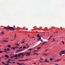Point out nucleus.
I'll use <instances>...</instances> for the list:
<instances>
[{
  "mask_svg": "<svg viewBox=\"0 0 65 65\" xmlns=\"http://www.w3.org/2000/svg\"><path fill=\"white\" fill-rule=\"evenodd\" d=\"M3 29H7V30H13V31L14 30V28L13 27H5L3 28Z\"/></svg>",
  "mask_w": 65,
  "mask_h": 65,
  "instance_id": "nucleus-1",
  "label": "nucleus"
},
{
  "mask_svg": "<svg viewBox=\"0 0 65 65\" xmlns=\"http://www.w3.org/2000/svg\"><path fill=\"white\" fill-rule=\"evenodd\" d=\"M31 53H29L28 52H27V53H25L24 54V55H26V56H30V54H31Z\"/></svg>",
  "mask_w": 65,
  "mask_h": 65,
  "instance_id": "nucleus-2",
  "label": "nucleus"
},
{
  "mask_svg": "<svg viewBox=\"0 0 65 65\" xmlns=\"http://www.w3.org/2000/svg\"><path fill=\"white\" fill-rule=\"evenodd\" d=\"M17 64H19L18 65H24L25 64V63H17Z\"/></svg>",
  "mask_w": 65,
  "mask_h": 65,
  "instance_id": "nucleus-3",
  "label": "nucleus"
},
{
  "mask_svg": "<svg viewBox=\"0 0 65 65\" xmlns=\"http://www.w3.org/2000/svg\"><path fill=\"white\" fill-rule=\"evenodd\" d=\"M65 52V51H61V52H60L59 53L60 56H62V55H61V53H64V52Z\"/></svg>",
  "mask_w": 65,
  "mask_h": 65,
  "instance_id": "nucleus-4",
  "label": "nucleus"
},
{
  "mask_svg": "<svg viewBox=\"0 0 65 65\" xmlns=\"http://www.w3.org/2000/svg\"><path fill=\"white\" fill-rule=\"evenodd\" d=\"M5 57H6V58H7V59H9V56H8L7 55H5Z\"/></svg>",
  "mask_w": 65,
  "mask_h": 65,
  "instance_id": "nucleus-5",
  "label": "nucleus"
},
{
  "mask_svg": "<svg viewBox=\"0 0 65 65\" xmlns=\"http://www.w3.org/2000/svg\"><path fill=\"white\" fill-rule=\"evenodd\" d=\"M8 42V41H7L6 40H4L3 41V42Z\"/></svg>",
  "mask_w": 65,
  "mask_h": 65,
  "instance_id": "nucleus-6",
  "label": "nucleus"
},
{
  "mask_svg": "<svg viewBox=\"0 0 65 65\" xmlns=\"http://www.w3.org/2000/svg\"><path fill=\"white\" fill-rule=\"evenodd\" d=\"M40 40H41V37H40L39 39H38V40L39 41H40Z\"/></svg>",
  "mask_w": 65,
  "mask_h": 65,
  "instance_id": "nucleus-7",
  "label": "nucleus"
},
{
  "mask_svg": "<svg viewBox=\"0 0 65 65\" xmlns=\"http://www.w3.org/2000/svg\"><path fill=\"white\" fill-rule=\"evenodd\" d=\"M12 48L11 49V50H12V49H13V50H15V47H12Z\"/></svg>",
  "mask_w": 65,
  "mask_h": 65,
  "instance_id": "nucleus-8",
  "label": "nucleus"
},
{
  "mask_svg": "<svg viewBox=\"0 0 65 65\" xmlns=\"http://www.w3.org/2000/svg\"><path fill=\"white\" fill-rule=\"evenodd\" d=\"M20 50H18L17 51H16V53H19V52H20Z\"/></svg>",
  "mask_w": 65,
  "mask_h": 65,
  "instance_id": "nucleus-9",
  "label": "nucleus"
},
{
  "mask_svg": "<svg viewBox=\"0 0 65 65\" xmlns=\"http://www.w3.org/2000/svg\"><path fill=\"white\" fill-rule=\"evenodd\" d=\"M32 49H33V48H29L28 49V50L29 51H32Z\"/></svg>",
  "mask_w": 65,
  "mask_h": 65,
  "instance_id": "nucleus-10",
  "label": "nucleus"
},
{
  "mask_svg": "<svg viewBox=\"0 0 65 65\" xmlns=\"http://www.w3.org/2000/svg\"><path fill=\"white\" fill-rule=\"evenodd\" d=\"M24 50H25V49H22L21 50H20V52H22L23 51H24Z\"/></svg>",
  "mask_w": 65,
  "mask_h": 65,
  "instance_id": "nucleus-11",
  "label": "nucleus"
},
{
  "mask_svg": "<svg viewBox=\"0 0 65 65\" xmlns=\"http://www.w3.org/2000/svg\"><path fill=\"white\" fill-rule=\"evenodd\" d=\"M7 46L8 47H11V45H7Z\"/></svg>",
  "mask_w": 65,
  "mask_h": 65,
  "instance_id": "nucleus-12",
  "label": "nucleus"
},
{
  "mask_svg": "<svg viewBox=\"0 0 65 65\" xmlns=\"http://www.w3.org/2000/svg\"><path fill=\"white\" fill-rule=\"evenodd\" d=\"M45 62H47V63H48V61H47V60L46 59L45 60Z\"/></svg>",
  "mask_w": 65,
  "mask_h": 65,
  "instance_id": "nucleus-13",
  "label": "nucleus"
},
{
  "mask_svg": "<svg viewBox=\"0 0 65 65\" xmlns=\"http://www.w3.org/2000/svg\"><path fill=\"white\" fill-rule=\"evenodd\" d=\"M39 35L38 34L37 35V37L38 38V37H41V36H39Z\"/></svg>",
  "mask_w": 65,
  "mask_h": 65,
  "instance_id": "nucleus-14",
  "label": "nucleus"
},
{
  "mask_svg": "<svg viewBox=\"0 0 65 65\" xmlns=\"http://www.w3.org/2000/svg\"><path fill=\"white\" fill-rule=\"evenodd\" d=\"M23 48H25V49H26V48H27V47H26L24 46L23 47Z\"/></svg>",
  "mask_w": 65,
  "mask_h": 65,
  "instance_id": "nucleus-15",
  "label": "nucleus"
},
{
  "mask_svg": "<svg viewBox=\"0 0 65 65\" xmlns=\"http://www.w3.org/2000/svg\"><path fill=\"white\" fill-rule=\"evenodd\" d=\"M41 48V47L40 46L37 48V50H39V49H40Z\"/></svg>",
  "mask_w": 65,
  "mask_h": 65,
  "instance_id": "nucleus-16",
  "label": "nucleus"
},
{
  "mask_svg": "<svg viewBox=\"0 0 65 65\" xmlns=\"http://www.w3.org/2000/svg\"><path fill=\"white\" fill-rule=\"evenodd\" d=\"M47 41H46V42H44L42 44V45H43V44H44V43H46V42H47Z\"/></svg>",
  "mask_w": 65,
  "mask_h": 65,
  "instance_id": "nucleus-17",
  "label": "nucleus"
},
{
  "mask_svg": "<svg viewBox=\"0 0 65 65\" xmlns=\"http://www.w3.org/2000/svg\"><path fill=\"white\" fill-rule=\"evenodd\" d=\"M18 57V55L16 54L15 56H14V57Z\"/></svg>",
  "mask_w": 65,
  "mask_h": 65,
  "instance_id": "nucleus-18",
  "label": "nucleus"
},
{
  "mask_svg": "<svg viewBox=\"0 0 65 65\" xmlns=\"http://www.w3.org/2000/svg\"><path fill=\"white\" fill-rule=\"evenodd\" d=\"M55 62H58L59 61L58 60H55Z\"/></svg>",
  "mask_w": 65,
  "mask_h": 65,
  "instance_id": "nucleus-19",
  "label": "nucleus"
},
{
  "mask_svg": "<svg viewBox=\"0 0 65 65\" xmlns=\"http://www.w3.org/2000/svg\"><path fill=\"white\" fill-rule=\"evenodd\" d=\"M55 41V39H54L52 41V42H54V41Z\"/></svg>",
  "mask_w": 65,
  "mask_h": 65,
  "instance_id": "nucleus-20",
  "label": "nucleus"
},
{
  "mask_svg": "<svg viewBox=\"0 0 65 65\" xmlns=\"http://www.w3.org/2000/svg\"><path fill=\"white\" fill-rule=\"evenodd\" d=\"M61 54L62 55H63V54H65V52H62V53H61Z\"/></svg>",
  "mask_w": 65,
  "mask_h": 65,
  "instance_id": "nucleus-21",
  "label": "nucleus"
},
{
  "mask_svg": "<svg viewBox=\"0 0 65 65\" xmlns=\"http://www.w3.org/2000/svg\"><path fill=\"white\" fill-rule=\"evenodd\" d=\"M20 55H22V56H24V55H23V53H20Z\"/></svg>",
  "mask_w": 65,
  "mask_h": 65,
  "instance_id": "nucleus-22",
  "label": "nucleus"
},
{
  "mask_svg": "<svg viewBox=\"0 0 65 65\" xmlns=\"http://www.w3.org/2000/svg\"><path fill=\"white\" fill-rule=\"evenodd\" d=\"M25 42V41H23V42L22 43H21V44H23V43H24Z\"/></svg>",
  "mask_w": 65,
  "mask_h": 65,
  "instance_id": "nucleus-23",
  "label": "nucleus"
},
{
  "mask_svg": "<svg viewBox=\"0 0 65 65\" xmlns=\"http://www.w3.org/2000/svg\"><path fill=\"white\" fill-rule=\"evenodd\" d=\"M43 55H44V56H47V54H43Z\"/></svg>",
  "mask_w": 65,
  "mask_h": 65,
  "instance_id": "nucleus-24",
  "label": "nucleus"
},
{
  "mask_svg": "<svg viewBox=\"0 0 65 65\" xmlns=\"http://www.w3.org/2000/svg\"><path fill=\"white\" fill-rule=\"evenodd\" d=\"M28 60H29V59H26L24 60V61H28Z\"/></svg>",
  "mask_w": 65,
  "mask_h": 65,
  "instance_id": "nucleus-25",
  "label": "nucleus"
},
{
  "mask_svg": "<svg viewBox=\"0 0 65 65\" xmlns=\"http://www.w3.org/2000/svg\"><path fill=\"white\" fill-rule=\"evenodd\" d=\"M15 48H17L18 49L19 48V47H15Z\"/></svg>",
  "mask_w": 65,
  "mask_h": 65,
  "instance_id": "nucleus-26",
  "label": "nucleus"
},
{
  "mask_svg": "<svg viewBox=\"0 0 65 65\" xmlns=\"http://www.w3.org/2000/svg\"><path fill=\"white\" fill-rule=\"evenodd\" d=\"M29 47H30V46H27V49H28V48H29Z\"/></svg>",
  "mask_w": 65,
  "mask_h": 65,
  "instance_id": "nucleus-27",
  "label": "nucleus"
},
{
  "mask_svg": "<svg viewBox=\"0 0 65 65\" xmlns=\"http://www.w3.org/2000/svg\"><path fill=\"white\" fill-rule=\"evenodd\" d=\"M38 52V50H35V52Z\"/></svg>",
  "mask_w": 65,
  "mask_h": 65,
  "instance_id": "nucleus-28",
  "label": "nucleus"
},
{
  "mask_svg": "<svg viewBox=\"0 0 65 65\" xmlns=\"http://www.w3.org/2000/svg\"><path fill=\"white\" fill-rule=\"evenodd\" d=\"M2 34H4V33L3 32H2Z\"/></svg>",
  "mask_w": 65,
  "mask_h": 65,
  "instance_id": "nucleus-29",
  "label": "nucleus"
},
{
  "mask_svg": "<svg viewBox=\"0 0 65 65\" xmlns=\"http://www.w3.org/2000/svg\"><path fill=\"white\" fill-rule=\"evenodd\" d=\"M62 42V43H63V44H64V41H61Z\"/></svg>",
  "mask_w": 65,
  "mask_h": 65,
  "instance_id": "nucleus-30",
  "label": "nucleus"
},
{
  "mask_svg": "<svg viewBox=\"0 0 65 65\" xmlns=\"http://www.w3.org/2000/svg\"><path fill=\"white\" fill-rule=\"evenodd\" d=\"M2 63L3 64H5V63L4 62H2Z\"/></svg>",
  "mask_w": 65,
  "mask_h": 65,
  "instance_id": "nucleus-31",
  "label": "nucleus"
},
{
  "mask_svg": "<svg viewBox=\"0 0 65 65\" xmlns=\"http://www.w3.org/2000/svg\"><path fill=\"white\" fill-rule=\"evenodd\" d=\"M3 53V52L1 51H0V53Z\"/></svg>",
  "mask_w": 65,
  "mask_h": 65,
  "instance_id": "nucleus-32",
  "label": "nucleus"
},
{
  "mask_svg": "<svg viewBox=\"0 0 65 65\" xmlns=\"http://www.w3.org/2000/svg\"><path fill=\"white\" fill-rule=\"evenodd\" d=\"M7 51H10V50L9 49H7Z\"/></svg>",
  "mask_w": 65,
  "mask_h": 65,
  "instance_id": "nucleus-33",
  "label": "nucleus"
},
{
  "mask_svg": "<svg viewBox=\"0 0 65 65\" xmlns=\"http://www.w3.org/2000/svg\"><path fill=\"white\" fill-rule=\"evenodd\" d=\"M21 61H25V60H21Z\"/></svg>",
  "mask_w": 65,
  "mask_h": 65,
  "instance_id": "nucleus-34",
  "label": "nucleus"
},
{
  "mask_svg": "<svg viewBox=\"0 0 65 65\" xmlns=\"http://www.w3.org/2000/svg\"><path fill=\"white\" fill-rule=\"evenodd\" d=\"M50 60L51 61H52L53 60V59L52 58H51L50 59Z\"/></svg>",
  "mask_w": 65,
  "mask_h": 65,
  "instance_id": "nucleus-35",
  "label": "nucleus"
},
{
  "mask_svg": "<svg viewBox=\"0 0 65 65\" xmlns=\"http://www.w3.org/2000/svg\"><path fill=\"white\" fill-rule=\"evenodd\" d=\"M11 55H13V53H12L11 54Z\"/></svg>",
  "mask_w": 65,
  "mask_h": 65,
  "instance_id": "nucleus-36",
  "label": "nucleus"
},
{
  "mask_svg": "<svg viewBox=\"0 0 65 65\" xmlns=\"http://www.w3.org/2000/svg\"><path fill=\"white\" fill-rule=\"evenodd\" d=\"M23 47H21L20 48H19V49H21V48H22Z\"/></svg>",
  "mask_w": 65,
  "mask_h": 65,
  "instance_id": "nucleus-37",
  "label": "nucleus"
},
{
  "mask_svg": "<svg viewBox=\"0 0 65 65\" xmlns=\"http://www.w3.org/2000/svg\"><path fill=\"white\" fill-rule=\"evenodd\" d=\"M7 52V51H3V52Z\"/></svg>",
  "mask_w": 65,
  "mask_h": 65,
  "instance_id": "nucleus-38",
  "label": "nucleus"
},
{
  "mask_svg": "<svg viewBox=\"0 0 65 65\" xmlns=\"http://www.w3.org/2000/svg\"><path fill=\"white\" fill-rule=\"evenodd\" d=\"M14 37H15V38H16V37H17V36H16V35H15V34L14 35Z\"/></svg>",
  "mask_w": 65,
  "mask_h": 65,
  "instance_id": "nucleus-39",
  "label": "nucleus"
},
{
  "mask_svg": "<svg viewBox=\"0 0 65 65\" xmlns=\"http://www.w3.org/2000/svg\"><path fill=\"white\" fill-rule=\"evenodd\" d=\"M14 57H11L10 58H13Z\"/></svg>",
  "mask_w": 65,
  "mask_h": 65,
  "instance_id": "nucleus-40",
  "label": "nucleus"
},
{
  "mask_svg": "<svg viewBox=\"0 0 65 65\" xmlns=\"http://www.w3.org/2000/svg\"><path fill=\"white\" fill-rule=\"evenodd\" d=\"M19 46V44H17V46Z\"/></svg>",
  "mask_w": 65,
  "mask_h": 65,
  "instance_id": "nucleus-41",
  "label": "nucleus"
},
{
  "mask_svg": "<svg viewBox=\"0 0 65 65\" xmlns=\"http://www.w3.org/2000/svg\"><path fill=\"white\" fill-rule=\"evenodd\" d=\"M20 55H20V54H19L18 55V56H20Z\"/></svg>",
  "mask_w": 65,
  "mask_h": 65,
  "instance_id": "nucleus-42",
  "label": "nucleus"
},
{
  "mask_svg": "<svg viewBox=\"0 0 65 65\" xmlns=\"http://www.w3.org/2000/svg\"><path fill=\"white\" fill-rule=\"evenodd\" d=\"M37 53H35V54H34V55H37Z\"/></svg>",
  "mask_w": 65,
  "mask_h": 65,
  "instance_id": "nucleus-43",
  "label": "nucleus"
},
{
  "mask_svg": "<svg viewBox=\"0 0 65 65\" xmlns=\"http://www.w3.org/2000/svg\"><path fill=\"white\" fill-rule=\"evenodd\" d=\"M61 59H60L58 60V61H61Z\"/></svg>",
  "mask_w": 65,
  "mask_h": 65,
  "instance_id": "nucleus-44",
  "label": "nucleus"
},
{
  "mask_svg": "<svg viewBox=\"0 0 65 65\" xmlns=\"http://www.w3.org/2000/svg\"><path fill=\"white\" fill-rule=\"evenodd\" d=\"M51 39L50 38L48 39V40H50V39Z\"/></svg>",
  "mask_w": 65,
  "mask_h": 65,
  "instance_id": "nucleus-45",
  "label": "nucleus"
},
{
  "mask_svg": "<svg viewBox=\"0 0 65 65\" xmlns=\"http://www.w3.org/2000/svg\"><path fill=\"white\" fill-rule=\"evenodd\" d=\"M12 62L13 63H15V62H14L13 61V62Z\"/></svg>",
  "mask_w": 65,
  "mask_h": 65,
  "instance_id": "nucleus-46",
  "label": "nucleus"
},
{
  "mask_svg": "<svg viewBox=\"0 0 65 65\" xmlns=\"http://www.w3.org/2000/svg\"><path fill=\"white\" fill-rule=\"evenodd\" d=\"M28 45H29L27 44L26 45V46H28Z\"/></svg>",
  "mask_w": 65,
  "mask_h": 65,
  "instance_id": "nucleus-47",
  "label": "nucleus"
},
{
  "mask_svg": "<svg viewBox=\"0 0 65 65\" xmlns=\"http://www.w3.org/2000/svg\"><path fill=\"white\" fill-rule=\"evenodd\" d=\"M4 50H6V51H7V49H4Z\"/></svg>",
  "mask_w": 65,
  "mask_h": 65,
  "instance_id": "nucleus-48",
  "label": "nucleus"
},
{
  "mask_svg": "<svg viewBox=\"0 0 65 65\" xmlns=\"http://www.w3.org/2000/svg\"><path fill=\"white\" fill-rule=\"evenodd\" d=\"M43 41V40H41V41Z\"/></svg>",
  "mask_w": 65,
  "mask_h": 65,
  "instance_id": "nucleus-49",
  "label": "nucleus"
},
{
  "mask_svg": "<svg viewBox=\"0 0 65 65\" xmlns=\"http://www.w3.org/2000/svg\"><path fill=\"white\" fill-rule=\"evenodd\" d=\"M8 61H10V59H8Z\"/></svg>",
  "mask_w": 65,
  "mask_h": 65,
  "instance_id": "nucleus-50",
  "label": "nucleus"
},
{
  "mask_svg": "<svg viewBox=\"0 0 65 65\" xmlns=\"http://www.w3.org/2000/svg\"><path fill=\"white\" fill-rule=\"evenodd\" d=\"M40 60H43V59H42V58H40Z\"/></svg>",
  "mask_w": 65,
  "mask_h": 65,
  "instance_id": "nucleus-51",
  "label": "nucleus"
},
{
  "mask_svg": "<svg viewBox=\"0 0 65 65\" xmlns=\"http://www.w3.org/2000/svg\"><path fill=\"white\" fill-rule=\"evenodd\" d=\"M18 58H19V57H17L16 59H18Z\"/></svg>",
  "mask_w": 65,
  "mask_h": 65,
  "instance_id": "nucleus-52",
  "label": "nucleus"
},
{
  "mask_svg": "<svg viewBox=\"0 0 65 65\" xmlns=\"http://www.w3.org/2000/svg\"><path fill=\"white\" fill-rule=\"evenodd\" d=\"M19 61H21V60H18Z\"/></svg>",
  "mask_w": 65,
  "mask_h": 65,
  "instance_id": "nucleus-53",
  "label": "nucleus"
},
{
  "mask_svg": "<svg viewBox=\"0 0 65 65\" xmlns=\"http://www.w3.org/2000/svg\"><path fill=\"white\" fill-rule=\"evenodd\" d=\"M47 51V50H46L45 51V52H46Z\"/></svg>",
  "mask_w": 65,
  "mask_h": 65,
  "instance_id": "nucleus-54",
  "label": "nucleus"
},
{
  "mask_svg": "<svg viewBox=\"0 0 65 65\" xmlns=\"http://www.w3.org/2000/svg\"><path fill=\"white\" fill-rule=\"evenodd\" d=\"M52 37V36H50V38H51V37Z\"/></svg>",
  "mask_w": 65,
  "mask_h": 65,
  "instance_id": "nucleus-55",
  "label": "nucleus"
},
{
  "mask_svg": "<svg viewBox=\"0 0 65 65\" xmlns=\"http://www.w3.org/2000/svg\"><path fill=\"white\" fill-rule=\"evenodd\" d=\"M8 62H9V63H10V62L9 61H8Z\"/></svg>",
  "mask_w": 65,
  "mask_h": 65,
  "instance_id": "nucleus-56",
  "label": "nucleus"
},
{
  "mask_svg": "<svg viewBox=\"0 0 65 65\" xmlns=\"http://www.w3.org/2000/svg\"><path fill=\"white\" fill-rule=\"evenodd\" d=\"M13 41V40H11V41Z\"/></svg>",
  "mask_w": 65,
  "mask_h": 65,
  "instance_id": "nucleus-57",
  "label": "nucleus"
},
{
  "mask_svg": "<svg viewBox=\"0 0 65 65\" xmlns=\"http://www.w3.org/2000/svg\"><path fill=\"white\" fill-rule=\"evenodd\" d=\"M34 64H36V63H34Z\"/></svg>",
  "mask_w": 65,
  "mask_h": 65,
  "instance_id": "nucleus-58",
  "label": "nucleus"
},
{
  "mask_svg": "<svg viewBox=\"0 0 65 65\" xmlns=\"http://www.w3.org/2000/svg\"><path fill=\"white\" fill-rule=\"evenodd\" d=\"M10 63H11V64H12V63H11V62H10Z\"/></svg>",
  "mask_w": 65,
  "mask_h": 65,
  "instance_id": "nucleus-59",
  "label": "nucleus"
},
{
  "mask_svg": "<svg viewBox=\"0 0 65 65\" xmlns=\"http://www.w3.org/2000/svg\"><path fill=\"white\" fill-rule=\"evenodd\" d=\"M37 55H39V54H37Z\"/></svg>",
  "mask_w": 65,
  "mask_h": 65,
  "instance_id": "nucleus-60",
  "label": "nucleus"
},
{
  "mask_svg": "<svg viewBox=\"0 0 65 65\" xmlns=\"http://www.w3.org/2000/svg\"><path fill=\"white\" fill-rule=\"evenodd\" d=\"M7 49H8V50H9L10 49L9 48H7Z\"/></svg>",
  "mask_w": 65,
  "mask_h": 65,
  "instance_id": "nucleus-61",
  "label": "nucleus"
},
{
  "mask_svg": "<svg viewBox=\"0 0 65 65\" xmlns=\"http://www.w3.org/2000/svg\"><path fill=\"white\" fill-rule=\"evenodd\" d=\"M55 65H58V64H56Z\"/></svg>",
  "mask_w": 65,
  "mask_h": 65,
  "instance_id": "nucleus-62",
  "label": "nucleus"
},
{
  "mask_svg": "<svg viewBox=\"0 0 65 65\" xmlns=\"http://www.w3.org/2000/svg\"><path fill=\"white\" fill-rule=\"evenodd\" d=\"M9 65V64H6V65Z\"/></svg>",
  "mask_w": 65,
  "mask_h": 65,
  "instance_id": "nucleus-63",
  "label": "nucleus"
},
{
  "mask_svg": "<svg viewBox=\"0 0 65 65\" xmlns=\"http://www.w3.org/2000/svg\"><path fill=\"white\" fill-rule=\"evenodd\" d=\"M34 37H32V38H34Z\"/></svg>",
  "mask_w": 65,
  "mask_h": 65,
  "instance_id": "nucleus-64",
  "label": "nucleus"
}]
</instances>
